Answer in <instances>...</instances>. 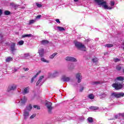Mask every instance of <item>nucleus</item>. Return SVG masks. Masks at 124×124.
Masks as SVG:
<instances>
[{
	"label": "nucleus",
	"mask_w": 124,
	"mask_h": 124,
	"mask_svg": "<svg viewBox=\"0 0 124 124\" xmlns=\"http://www.w3.org/2000/svg\"><path fill=\"white\" fill-rule=\"evenodd\" d=\"M83 91H84V87H81L79 90V92H83Z\"/></svg>",
	"instance_id": "45"
},
{
	"label": "nucleus",
	"mask_w": 124,
	"mask_h": 124,
	"mask_svg": "<svg viewBox=\"0 0 124 124\" xmlns=\"http://www.w3.org/2000/svg\"><path fill=\"white\" fill-rule=\"evenodd\" d=\"M24 44V41H20L18 42V45H23Z\"/></svg>",
	"instance_id": "40"
},
{
	"label": "nucleus",
	"mask_w": 124,
	"mask_h": 124,
	"mask_svg": "<svg viewBox=\"0 0 124 124\" xmlns=\"http://www.w3.org/2000/svg\"><path fill=\"white\" fill-rule=\"evenodd\" d=\"M29 91H30V87H27L24 89L23 93L25 94L29 93Z\"/></svg>",
	"instance_id": "19"
},
{
	"label": "nucleus",
	"mask_w": 124,
	"mask_h": 124,
	"mask_svg": "<svg viewBox=\"0 0 124 124\" xmlns=\"http://www.w3.org/2000/svg\"><path fill=\"white\" fill-rule=\"evenodd\" d=\"M4 13L5 15H10V12L9 11H5Z\"/></svg>",
	"instance_id": "34"
},
{
	"label": "nucleus",
	"mask_w": 124,
	"mask_h": 124,
	"mask_svg": "<svg viewBox=\"0 0 124 124\" xmlns=\"http://www.w3.org/2000/svg\"><path fill=\"white\" fill-rule=\"evenodd\" d=\"M41 18V15H38L36 17L35 20H36V19H40Z\"/></svg>",
	"instance_id": "43"
},
{
	"label": "nucleus",
	"mask_w": 124,
	"mask_h": 124,
	"mask_svg": "<svg viewBox=\"0 0 124 124\" xmlns=\"http://www.w3.org/2000/svg\"><path fill=\"white\" fill-rule=\"evenodd\" d=\"M55 21L57 22V23H58L59 24H60V23H61V21H60V19H56Z\"/></svg>",
	"instance_id": "44"
},
{
	"label": "nucleus",
	"mask_w": 124,
	"mask_h": 124,
	"mask_svg": "<svg viewBox=\"0 0 124 124\" xmlns=\"http://www.w3.org/2000/svg\"><path fill=\"white\" fill-rule=\"evenodd\" d=\"M18 69H19V68H16V67H14L12 69L13 71H14L15 72H16V71H17V70H18Z\"/></svg>",
	"instance_id": "38"
},
{
	"label": "nucleus",
	"mask_w": 124,
	"mask_h": 124,
	"mask_svg": "<svg viewBox=\"0 0 124 124\" xmlns=\"http://www.w3.org/2000/svg\"><path fill=\"white\" fill-rule=\"evenodd\" d=\"M120 61H121V60H120L118 58H116L115 59H114V62H120Z\"/></svg>",
	"instance_id": "41"
},
{
	"label": "nucleus",
	"mask_w": 124,
	"mask_h": 124,
	"mask_svg": "<svg viewBox=\"0 0 124 124\" xmlns=\"http://www.w3.org/2000/svg\"><path fill=\"white\" fill-rule=\"evenodd\" d=\"M36 116V114H33L32 115H31L30 116V119H34V118H35V117Z\"/></svg>",
	"instance_id": "39"
},
{
	"label": "nucleus",
	"mask_w": 124,
	"mask_h": 124,
	"mask_svg": "<svg viewBox=\"0 0 124 124\" xmlns=\"http://www.w3.org/2000/svg\"><path fill=\"white\" fill-rule=\"evenodd\" d=\"M33 108H36L37 110H40V107L38 105H34Z\"/></svg>",
	"instance_id": "35"
},
{
	"label": "nucleus",
	"mask_w": 124,
	"mask_h": 124,
	"mask_svg": "<svg viewBox=\"0 0 124 124\" xmlns=\"http://www.w3.org/2000/svg\"><path fill=\"white\" fill-rule=\"evenodd\" d=\"M88 97L90 99H93L94 98V96L93 94H90L88 95Z\"/></svg>",
	"instance_id": "30"
},
{
	"label": "nucleus",
	"mask_w": 124,
	"mask_h": 124,
	"mask_svg": "<svg viewBox=\"0 0 124 124\" xmlns=\"http://www.w3.org/2000/svg\"><path fill=\"white\" fill-rule=\"evenodd\" d=\"M118 117H119V114H117V115H115V119H118Z\"/></svg>",
	"instance_id": "47"
},
{
	"label": "nucleus",
	"mask_w": 124,
	"mask_h": 124,
	"mask_svg": "<svg viewBox=\"0 0 124 124\" xmlns=\"http://www.w3.org/2000/svg\"><path fill=\"white\" fill-rule=\"evenodd\" d=\"M12 61H13V59L11 57H8L6 59V62H12Z\"/></svg>",
	"instance_id": "28"
},
{
	"label": "nucleus",
	"mask_w": 124,
	"mask_h": 124,
	"mask_svg": "<svg viewBox=\"0 0 124 124\" xmlns=\"http://www.w3.org/2000/svg\"><path fill=\"white\" fill-rule=\"evenodd\" d=\"M57 28L58 30V31H65V29L63 27L58 26Z\"/></svg>",
	"instance_id": "21"
},
{
	"label": "nucleus",
	"mask_w": 124,
	"mask_h": 124,
	"mask_svg": "<svg viewBox=\"0 0 124 124\" xmlns=\"http://www.w3.org/2000/svg\"><path fill=\"white\" fill-rule=\"evenodd\" d=\"M49 43V42L46 40H44L42 41L41 44H43V45H46Z\"/></svg>",
	"instance_id": "22"
},
{
	"label": "nucleus",
	"mask_w": 124,
	"mask_h": 124,
	"mask_svg": "<svg viewBox=\"0 0 124 124\" xmlns=\"http://www.w3.org/2000/svg\"><path fill=\"white\" fill-rule=\"evenodd\" d=\"M110 120H114V119L112 118V119H111Z\"/></svg>",
	"instance_id": "51"
},
{
	"label": "nucleus",
	"mask_w": 124,
	"mask_h": 124,
	"mask_svg": "<svg viewBox=\"0 0 124 124\" xmlns=\"http://www.w3.org/2000/svg\"><path fill=\"white\" fill-rule=\"evenodd\" d=\"M38 53L40 57H42L43 56H44V49L42 48H39L38 50Z\"/></svg>",
	"instance_id": "13"
},
{
	"label": "nucleus",
	"mask_w": 124,
	"mask_h": 124,
	"mask_svg": "<svg viewBox=\"0 0 124 124\" xmlns=\"http://www.w3.org/2000/svg\"><path fill=\"white\" fill-rule=\"evenodd\" d=\"M44 78L43 76H42L40 77L39 79L36 83V86H41L43 84V82H42V79Z\"/></svg>",
	"instance_id": "10"
},
{
	"label": "nucleus",
	"mask_w": 124,
	"mask_h": 124,
	"mask_svg": "<svg viewBox=\"0 0 124 124\" xmlns=\"http://www.w3.org/2000/svg\"><path fill=\"white\" fill-rule=\"evenodd\" d=\"M111 97H115L116 98H120V97H124V93L123 92H113L110 95Z\"/></svg>",
	"instance_id": "1"
},
{
	"label": "nucleus",
	"mask_w": 124,
	"mask_h": 124,
	"mask_svg": "<svg viewBox=\"0 0 124 124\" xmlns=\"http://www.w3.org/2000/svg\"><path fill=\"white\" fill-rule=\"evenodd\" d=\"M98 84H102V82L100 81H95L93 82V85H97Z\"/></svg>",
	"instance_id": "33"
},
{
	"label": "nucleus",
	"mask_w": 124,
	"mask_h": 124,
	"mask_svg": "<svg viewBox=\"0 0 124 124\" xmlns=\"http://www.w3.org/2000/svg\"><path fill=\"white\" fill-rule=\"evenodd\" d=\"M40 71H39L38 73H36V74L34 76V77H33L31 79V83H33L34 80L35 79V78L37 77V76L39 75V74L40 73Z\"/></svg>",
	"instance_id": "15"
},
{
	"label": "nucleus",
	"mask_w": 124,
	"mask_h": 124,
	"mask_svg": "<svg viewBox=\"0 0 124 124\" xmlns=\"http://www.w3.org/2000/svg\"><path fill=\"white\" fill-rule=\"evenodd\" d=\"M90 109L92 110V111H96V110H98V107H90Z\"/></svg>",
	"instance_id": "20"
},
{
	"label": "nucleus",
	"mask_w": 124,
	"mask_h": 124,
	"mask_svg": "<svg viewBox=\"0 0 124 124\" xmlns=\"http://www.w3.org/2000/svg\"><path fill=\"white\" fill-rule=\"evenodd\" d=\"M52 103L48 101H46L45 105L46 107L48 112L49 114L52 113V110H53V107H52Z\"/></svg>",
	"instance_id": "3"
},
{
	"label": "nucleus",
	"mask_w": 124,
	"mask_h": 124,
	"mask_svg": "<svg viewBox=\"0 0 124 124\" xmlns=\"http://www.w3.org/2000/svg\"><path fill=\"white\" fill-rule=\"evenodd\" d=\"M61 74V71L60 70H55L53 73H49V75L50 76V77H58Z\"/></svg>",
	"instance_id": "5"
},
{
	"label": "nucleus",
	"mask_w": 124,
	"mask_h": 124,
	"mask_svg": "<svg viewBox=\"0 0 124 124\" xmlns=\"http://www.w3.org/2000/svg\"><path fill=\"white\" fill-rule=\"evenodd\" d=\"M41 61L42 62H46L47 63H49V61L45 59V58H42L41 59Z\"/></svg>",
	"instance_id": "25"
},
{
	"label": "nucleus",
	"mask_w": 124,
	"mask_h": 124,
	"mask_svg": "<svg viewBox=\"0 0 124 124\" xmlns=\"http://www.w3.org/2000/svg\"><path fill=\"white\" fill-rule=\"evenodd\" d=\"M27 102V97L26 96H23L21 99V103L22 104H25Z\"/></svg>",
	"instance_id": "16"
},
{
	"label": "nucleus",
	"mask_w": 124,
	"mask_h": 124,
	"mask_svg": "<svg viewBox=\"0 0 124 124\" xmlns=\"http://www.w3.org/2000/svg\"><path fill=\"white\" fill-rule=\"evenodd\" d=\"M22 38H25L26 37H32V34H26L23 35L22 36Z\"/></svg>",
	"instance_id": "18"
},
{
	"label": "nucleus",
	"mask_w": 124,
	"mask_h": 124,
	"mask_svg": "<svg viewBox=\"0 0 124 124\" xmlns=\"http://www.w3.org/2000/svg\"><path fill=\"white\" fill-rule=\"evenodd\" d=\"M112 86L113 88H114V89H115V90H121L123 88V87H124L123 83H121L120 82L114 83L112 85Z\"/></svg>",
	"instance_id": "4"
},
{
	"label": "nucleus",
	"mask_w": 124,
	"mask_h": 124,
	"mask_svg": "<svg viewBox=\"0 0 124 124\" xmlns=\"http://www.w3.org/2000/svg\"><path fill=\"white\" fill-rule=\"evenodd\" d=\"M75 45L78 49H79V50H80L81 51H86V47H85V46L82 44V43L75 42Z\"/></svg>",
	"instance_id": "2"
},
{
	"label": "nucleus",
	"mask_w": 124,
	"mask_h": 124,
	"mask_svg": "<svg viewBox=\"0 0 124 124\" xmlns=\"http://www.w3.org/2000/svg\"><path fill=\"white\" fill-rule=\"evenodd\" d=\"M98 61V59L97 58H94L92 59V62H97Z\"/></svg>",
	"instance_id": "32"
},
{
	"label": "nucleus",
	"mask_w": 124,
	"mask_h": 124,
	"mask_svg": "<svg viewBox=\"0 0 124 124\" xmlns=\"http://www.w3.org/2000/svg\"><path fill=\"white\" fill-rule=\"evenodd\" d=\"M61 80L63 81V82H68V81L70 80V78L65 76H62L61 78Z\"/></svg>",
	"instance_id": "12"
},
{
	"label": "nucleus",
	"mask_w": 124,
	"mask_h": 124,
	"mask_svg": "<svg viewBox=\"0 0 124 124\" xmlns=\"http://www.w3.org/2000/svg\"><path fill=\"white\" fill-rule=\"evenodd\" d=\"M36 5L37 6V7H42V5L41 4H39L38 3H36Z\"/></svg>",
	"instance_id": "37"
},
{
	"label": "nucleus",
	"mask_w": 124,
	"mask_h": 124,
	"mask_svg": "<svg viewBox=\"0 0 124 124\" xmlns=\"http://www.w3.org/2000/svg\"><path fill=\"white\" fill-rule=\"evenodd\" d=\"M57 55H58L57 53H54L52 55H51L49 56V58L51 59H54V57H56V56H57Z\"/></svg>",
	"instance_id": "24"
},
{
	"label": "nucleus",
	"mask_w": 124,
	"mask_h": 124,
	"mask_svg": "<svg viewBox=\"0 0 124 124\" xmlns=\"http://www.w3.org/2000/svg\"><path fill=\"white\" fill-rule=\"evenodd\" d=\"M24 59H31L32 58V56L30 54V53H26L24 55Z\"/></svg>",
	"instance_id": "14"
},
{
	"label": "nucleus",
	"mask_w": 124,
	"mask_h": 124,
	"mask_svg": "<svg viewBox=\"0 0 124 124\" xmlns=\"http://www.w3.org/2000/svg\"><path fill=\"white\" fill-rule=\"evenodd\" d=\"M118 115L120 117H124V113H118Z\"/></svg>",
	"instance_id": "42"
},
{
	"label": "nucleus",
	"mask_w": 124,
	"mask_h": 124,
	"mask_svg": "<svg viewBox=\"0 0 124 124\" xmlns=\"http://www.w3.org/2000/svg\"><path fill=\"white\" fill-rule=\"evenodd\" d=\"M29 70V68H26V69L25 70V71H28Z\"/></svg>",
	"instance_id": "49"
},
{
	"label": "nucleus",
	"mask_w": 124,
	"mask_h": 124,
	"mask_svg": "<svg viewBox=\"0 0 124 124\" xmlns=\"http://www.w3.org/2000/svg\"><path fill=\"white\" fill-rule=\"evenodd\" d=\"M19 102H20V101L16 102V103H19Z\"/></svg>",
	"instance_id": "50"
},
{
	"label": "nucleus",
	"mask_w": 124,
	"mask_h": 124,
	"mask_svg": "<svg viewBox=\"0 0 124 124\" xmlns=\"http://www.w3.org/2000/svg\"><path fill=\"white\" fill-rule=\"evenodd\" d=\"M88 122H89V123H93V118H92V117H89L88 118Z\"/></svg>",
	"instance_id": "31"
},
{
	"label": "nucleus",
	"mask_w": 124,
	"mask_h": 124,
	"mask_svg": "<svg viewBox=\"0 0 124 124\" xmlns=\"http://www.w3.org/2000/svg\"><path fill=\"white\" fill-rule=\"evenodd\" d=\"M17 89V85L15 84H12L10 85L7 88V92H11V91H15Z\"/></svg>",
	"instance_id": "6"
},
{
	"label": "nucleus",
	"mask_w": 124,
	"mask_h": 124,
	"mask_svg": "<svg viewBox=\"0 0 124 124\" xmlns=\"http://www.w3.org/2000/svg\"><path fill=\"white\" fill-rule=\"evenodd\" d=\"M105 46L106 47H107L108 48H112L113 46V44H108L107 45H105Z\"/></svg>",
	"instance_id": "27"
},
{
	"label": "nucleus",
	"mask_w": 124,
	"mask_h": 124,
	"mask_svg": "<svg viewBox=\"0 0 124 124\" xmlns=\"http://www.w3.org/2000/svg\"><path fill=\"white\" fill-rule=\"evenodd\" d=\"M1 14H2V10L0 9V16H1Z\"/></svg>",
	"instance_id": "46"
},
{
	"label": "nucleus",
	"mask_w": 124,
	"mask_h": 124,
	"mask_svg": "<svg viewBox=\"0 0 124 124\" xmlns=\"http://www.w3.org/2000/svg\"><path fill=\"white\" fill-rule=\"evenodd\" d=\"M76 77L78 80V82L81 83V81H82V75H81V73H78L76 74Z\"/></svg>",
	"instance_id": "9"
},
{
	"label": "nucleus",
	"mask_w": 124,
	"mask_h": 124,
	"mask_svg": "<svg viewBox=\"0 0 124 124\" xmlns=\"http://www.w3.org/2000/svg\"><path fill=\"white\" fill-rule=\"evenodd\" d=\"M36 22V19L31 20L29 21V25H31L32 24H34Z\"/></svg>",
	"instance_id": "23"
},
{
	"label": "nucleus",
	"mask_w": 124,
	"mask_h": 124,
	"mask_svg": "<svg viewBox=\"0 0 124 124\" xmlns=\"http://www.w3.org/2000/svg\"><path fill=\"white\" fill-rule=\"evenodd\" d=\"M74 2H78L79 1V0H73Z\"/></svg>",
	"instance_id": "48"
},
{
	"label": "nucleus",
	"mask_w": 124,
	"mask_h": 124,
	"mask_svg": "<svg viewBox=\"0 0 124 124\" xmlns=\"http://www.w3.org/2000/svg\"><path fill=\"white\" fill-rule=\"evenodd\" d=\"M30 117V112H29L27 109H24L23 110V118L24 120H28Z\"/></svg>",
	"instance_id": "7"
},
{
	"label": "nucleus",
	"mask_w": 124,
	"mask_h": 124,
	"mask_svg": "<svg viewBox=\"0 0 124 124\" xmlns=\"http://www.w3.org/2000/svg\"><path fill=\"white\" fill-rule=\"evenodd\" d=\"M116 68L117 70L120 71L121 69H122V67L120 65H117Z\"/></svg>",
	"instance_id": "36"
},
{
	"label": "nucleus",
	"mask_w": 124,
	"mask_h": 124,
	"mask_svg": "<svg viewBox=\"0 0 124 124\" xmlns=\"http://www.w3.org/2000/svg\"><path fill=\"white\" fill-rule=\"evenodd\" d=\"M31 109H32V106H31V105H29V106L26 107L24 110H26V111H28L29 112H30L31 110Z\"/></svg>",
	"instance_id": "17"
},
{
	"label": "nucleus",
	"mask_w": 124,
	"mask_h": 124,
	"mask_svg": "<svg viewBox=\"0 0 124 124\" xmlns=\"http://www.w3.org/2000/svg\"><path fill=\"white\" fill-rule=\"evenodd\" d=\"M74 67H75V65L73 63H70L69 64V68L70 69H74Z\"/></svg>",
	"instance_id": "26"
},
{
	"label": "nucleus",
	"mask_w": 124,
	"mask_h": 124,
	"mask_svg": "<svg viewBox=\"0 0 124 124\" xmlns=\"http://www.w3.org/2000/svg\"><path fill=\"white\" fill-rule=\"evenodd\" d=\"M65 61H67V62H77V60H76L75 58L71 56H67L65 57Z\"/></svg>",
	"instance_id": "8"
},
{
	"label": "nucleus",
	"mask_w": 124,
	"mask_h": 124,
	"mask_svg": "<svg viewBox=\"0 0 124 124\" xmlns=\"http://www.w3.org/2000/svg\"><path fill=\"white\" fill-rule=\"evenodd\" d=\"M10 50L11 51L12 54H14V52L16 50V48H15V44L12 43L10 47Z\"/></svg>",
	"instance_id": "11"
},
{
	"label": "nucleus",
	"mask_w": 124,
	"mask_h": 124,
	"mask_svg": "<svg viewBox=\"0 0 124 124\" xmlns=\"http://www.w3.org/2000/svg\"><path fill=\"white\" fill-rule=\"evenodd\" d=\"M116 80H118V81H124V78L123 77H119L116 78Z\"/></svg>",
	"instance_id": "29"
}]
</instances>
